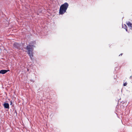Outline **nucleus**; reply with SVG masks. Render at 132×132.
Wrapping results in <instances>:
<instances>
[{
    "mask_svg": "<svg viewBox=\"0 0 132 132\" xmlns=\"http://www.w3.org/2000/svg\"><path fill=\"white\" fill-rule=\"evenodd\" d=\"M69 6V4L67 3H65L62 5L60 8L59 14L62 15L66 12Z\"/></svg>",
    "mask_w": 132,
    "mask_h": 132,
    "instance_id": "f257e3e1",
    "label": "nucleus"
},
{
    "mask_svg": "<svg viewBox=\"0 0 132 132\" xmlns=\"http://www.w3.org/2000/svg\"><path fill=\"white\" fill-rule=\"evenodd\" d=\"M35 47V46L33 45L29 44L26 47V49L28 51V54L31 59H32V57H33L32 51L34 50L33 47Z\"/></svg>",
    "mask_w": 132,
    "mask_h": 132,
    "instance_id": "f03ea898",
    "label": "nucleus"
},
{
    "mask_svg": "<svg viewBox=\"0 0 132 132\" xmlns=\"http://www.w3.org/2000/svg\"><path fill=\"white\" fill-rule=\"evenodd\" d=\"M13 46L15 48L20 49L21 45L17 43H15L14 44Z\"/></svg>",
    "mask_w": 132,
    "mask_h": 132,
    "instance_id": "7ed1b4c3",
    "label": "nucleus"
},
{
    "mask_svg": "<svg viewBox=\"0 0 132 132\" xmlns=\"http://www.w3.org/2000/svg\"><path fill=\"white\" fill-rule=\"evenodd\" d=\"M126 23L128 26L129 28V29L131 30L132 29V24L129 22H127Z\"/></svg>",
    "mask_w": 132,
    "mask_h": 132,
    "instance_id": "20e7f679",
    "label": "nucleus"
},
{
    "mask_svg": "<svg viewBox=\"0 0 132 132\" xmlns=\"http://www.w3.org/2000/svg\"><path fill=\"white\" fill-rule=\"evenodd\" d=\"M3 106L5 108L7 109L9 108V105L8 103H4Z\"/></svg>",
    "mask_w": 132,
    "mask_h": 132,
    "instance_id": "39448f33",
    "label": "nucleus"
},
{
    "mask_svg": "<svg viewBox=\"0 0 132 132\" xmlns=\"http://www.w3.org/2000/svg\"><path fill=\"white\" fill-rule=\"evenodd\" d=\"M7 70H1L0 71V73L4 74L7 72Z\"/></svg>",
    "mask_w": 132,
    "mask_h": 132,
    "instance_id": "423d86ee",
    "label": "nucleus"
},
{
    "mask_svg": "<svg viewBox=\"0 0 132 132\" xmlns=\"http://www.w3.org/2000/svg\"><path fill=\"white\" fill-rule=\"evenodd\" d=\"M122 27L126 30V31L129 32L127 29V27L126 25L124 24V25Z\"/></svg>",
    "mask_w": 132,
    "mask_h": 132,
    "instance_id": "0eeeda50",
    "label": "nucleus"
},
{
    "mask_svg": "<svg viewBox=\"0 0 132 132\" xmlns=\"http://www.w3.org/2000/svg\"><path fill=\"white\" fill-rule=\"evenodd\" d=\"M36 42L35 41H32L29 44L30 45H35L36 44Z\"/></svg>",
    "mask_w": 132,
    "mask_h": 132,
    "instance_id": "6e6552de",
    "label": "nucleus"
},
{
    "mask_svg": "<svg viewBox=\"0 0 132 132\" xmlns=\"http://www.w3.org/2000/svg\"><path fill=\"white\" fill-rule=\"evenodd\" d=\"M127 83L126 82L125 83H124L123 84V86H126L127 85Z\"/></svg>",
    "mask_w": 132,
    "mask_h": 132,
    "instance_id": "1a4fd4ad",
    "label": "nucleus"
},
{
    "mask_svg": "<svg viewBox=\"0 0 132 132\" xmlns=\"http://www.w3.org/2000/svg\"><path fill=\"white\" fill-rule=\"evenodd\" d=\"M123 54L122 53H121V54H120L119 55V56H122V55Z\"/></svg>",
    "mask_w": 132,
    "mask_h": 132,
    "instance_id": "9d476101",
    "label": "nucleus"
},
{
    "mask_svg": "<svg viewBox=\"0 0 132 132\" xmlns=\"http://www.w3.org/2000/svg\"><path fill=\"white\" fill-rule=\"evenodd\" d=\"M124 104H125V106H126V103H124Z\"/></svg>",
    "mask_w": 132,
    "mask_h": 132,
    "instance_id": "9b49d317",
    "label": "nucleus"
}]
</instances>
